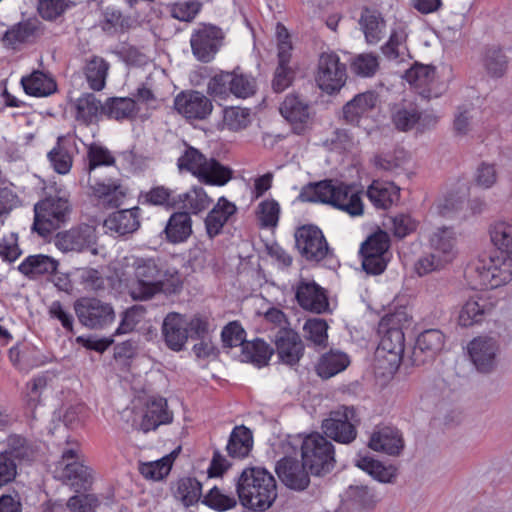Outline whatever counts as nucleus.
<instances>
[{
  "label": "nucleus",
  "mask_w": 512,
  "mask_h": 512,
  "mask_svg": "<svg viewBox=\"0 0 512 512\" xmlns=\"http://www.w3.org/2000/svg\"><path fill=\"white\" fill-rule=\"evenodd\" d=\"M474 288L494 289L512 280V259L498 253L479 259L467 270Z\"/></svg>",
  "instance_id": "4"
},
{
  "label": "nucleus",
  "mask_w": 512,
  "mask_h": 512,
  "mask_svg": "<svg viewBox=\"0 0 512 512\" xmlns=\"http://www.w3.org/2000/svg\"><path fill=\"white\" fill-rule=\"evenodd\" d=\"M207 159L208 158L196 148L188 147L179 157L178 167L180 170L190 172L198 179Z\"/></svg>",
  "instance_id": "56"
},
{
  "label": "nucleus",
  "mask_w": 512,
  "mask_h": 512,
  "mask_svg": "<svg viewBox=\"0 0 512 512\" xmlns=\"http://www.w3.org/2000/svg\"><path fill=\"white\" fill-rule=\"evenodd\" d=\"M274 342L279 360L287 365L297 364L303 356V342L293 329L278 330Z\"/></svg>",
  "instance_id": "22"
},
{
  "label": "nucleus",
  "mask_w": 512,
  "mask_h": 512,
  "mask_svg": "<svg viewBox=\"0 0 512 512\" xmlns=\"http://www.w3.org/2000/svg\"><path fill=\"white\" fill-rule=\"evenodd\" d=\"M409 24L402 19H396L390 27L388 41L381 47L382 53L390 60L404 61L409 56L407 38Z\"/></svg>",
  "instance_id": "23"
},
{
  "label": "nucleus",
  "mask_w": 512,
  "mask_h": 512,
  "mask_svg": "<svg viewBox=\"0 0 512 512\" xmlns=\"http://www.w3.org/2000/svg\"><path fill=\"white\" fill-rule=\"evenodd\" d=\"M306 466L293 458H283L276 466V472L281 481L294 490L305 489L309 482Z\"/></svg>",
  "instance_id": "27"
},
{
  "label": "nucleus",
  "mask_w": 512,
  "mask_h": 512,
  "mask_svg": "<svg viewBox=\"0 0 512 512\" xmlns=\"http://www.w3.org/2000/svg\"><path fill=\"white\" fill-rule=\"evenodd\" d=\"M109 64L101 57L93 56L89 59L83 72L90 89L100 91L105 87Z\"/></svg>",
  "instance_id": "45"
},
{
  "label": "nucleus",
  "mask_w": 512,
  "mask_h": 512,
  "mask_svg": "<svg viewBox=\"0 0 512 512\" xmlns=\"http://www.w3.org/2000/svg\"><path fill=\"white\" fill-rule=\"evenodd\" d=\"M116 276L127 286L133 300L146 301L180 285L178 272L154 258L125 256L113 266Z\"/></svg>",
  "instance_id": "1"
},
{
  "label": "nucleus",
  "mask_w": 512,
  "mask_h": 512,
  "mask_svg": "<svg viewBox=\"0 0 512 512\" xmlns=\"http://www.w3.org/2000/svg\"><path fill=\"white\" fill-rule=\"evenodd\" d=\"M21 84L28 95L35 97L49 96L53 94L57 88L54 79L39 70H35L30 75L22 77Z\"/></svg>",
  "instance_id": "37"
},
{
  "label": "nucleus",
  "mask_w": 512,
  "mask_h": 512,
  "mask_svg": "<svg viewBox=\"0 0 512 512\" xmlns=\"http://www.w3.org/2000/svg\"><path fill=\"white\" fill-rule=\"evenodd\" d=\"M146 309L142 305H134L128 308L122 316L120 325L115 331L116 335L127 334L134 330V328L144 319Z\"/></svg>",
  "instance_id": "63"
},
{
  "label": "nucleus",
  "mask_w": 512,
  "mask_h": 512,
  "mask_svg": "<svg viewBox=\"0 0 512 512\" xmlns=\"http://www.w3.org/2000/svg\"><path fill=\"white\" fill-rule=\"evenodd\" d=\"M201 483L194 478H184L179 480L175 497L185 506H191L199 501L202 495Z\"/></svg>",
  "instance_id": "55"
},
{
  "label": "nucleus",
  "mask_w": 512,
  "mask_h": 512,
  "mask_svg": "<svg viewBox=\"0 0 512 512\" xmlns=\"http://www.w3.org/2000/svg\"><path fill=\"white\" fill-rule=\"evenodd\" d=\"M177 206L189 214H198L206 210L212 199L208 196L203 187L193 186L187 192L177 195Z\"/></svg>",
  "instance_id": "39"
},
{
  "label": "nucleus",
  "mask_w": 512,
  "mask_h": 512,
  "mask_svg": "<svg viewBox=\"0 0 512 512\" xmlns=\"http://www.w3.org/2000/svg\"><path fill=\"white\" fill-rule=\"evenodd\" d=\"M369 447L374 451L389 455H398L403 449V439L400 432L393 427L385 426L375 430L369 440Z\"/></svg>",
  "instance_id": "32"
},
{
  "label": "nucleus",
  "mask_w": 512,
  "mask_h": 512,
  "mask_svg": "<svg viewBox=\"0 0 512 512\" xmlns=\"http://www.w3.org/2000/svg\"><path fill=\"white\" fill-rule=\"evenodd\" d=\"M76 120L89 125L104 114V104L94 94L88 93L79 97L75 102Z\"/></svg>",
  "instance_id": "41"
},
{
  "label": "nucleus",
  "mask_w": 512,
  "mask_h": 512,
  "mask_svg": "<svg viewBox=\"0 0 512 512\" xmlns=\"http://www.w3.org/2000/svg\"><path fill=\"white\" fill-rule=\"evenodd\" d=\"M276 33L278 38V66L274 73L272 88L276 92H282L291 85L295 73L289 66L292 45L289 41L288 31L282 24L278 23Z\"/></svg>",
  "instance_id": "12"
},
{
  "label": "nucleus",
  "mask_w": 512,
  "mask_h": 512,
  "mask_svg": "<svg viewBox=\"0 0 512 512\" xmlns=\"http://www.w3.org/2000/svg\"><path fill=\"white\" fill-rule=\"evenodd\" d=\"M74 275L77 276L79 283L86 290L98 291L104 288V278L97 269L90 267L76 268Z\"/></svg>",
  "instance_id": "64"
},
{
  "label": "nucleus",
  "mask_w": 512,
  "mask_h": 512,
  "mask_svg": "<svg viewBox=\"0 0 512 512\" xmlns=\"http://www.w3.org/2000/svg\"><path fill=\"white\" fill-rule=\"evenodd\" d=\"M378 68V56L372 53L359 54L351 62L352 72L362 77L373 76Z\"/></svg>",
  "instance_id": "61"
},
{
  "label": "nucleus",
  "mask_w": 512,
  "mask_h": 512,
  "mask_svg": "<svg viewBox=\"0 0 512 512\" xmlns=\"http://www.w3.org/2000/svg\"><path fill=\"white\" fill-rule=\"evenodd\" d=\"M136 112V103L132 98H109L104 104V114L116 120L132 118Z\"/></svg>",
  "instance_id": "49"
},
{
  "label": "nucleus",
  "mask_w": 512,
  "mask_h": 512,
  "mask_svg": "<svg viewBox=\"0 0 512 512\" xmlns=\"http://www.w3.org/2000/svg\"><path fill=\"white\" fill-rule=\"evenodd\" d=\"M256 91L255 79L249 75L239 73L238 71L232 72V86H230V93L238 98H247L253 95Z\"/></svg>",
  "instance_id": "62"
},
{
  "label": "nucleus",
  "mask_w": 512,
  "mask_h": 512,
  "mask_svg": "<svg viewBox=\"0 0 512 512\" xmlns=\"http://www.w3.org/2000/svg\"><path fill=\"white\" fill-rule=\"evenodd\" d=\"M172 454L165 456L157 461L142 463L140 465V473L150 480H161L167 476L172 466Z\"/></svg>",
  "instance_id": "59"
},
{
  "label": "nucleus",
  "mask_w": 512,
  "mask_h": 512,
  "mask_svg": "<svg viewBox=\"0 0 512 512\" xmlns=\"http://www.w3.org/2000/svg\"><path fill=\"white\" fill-rule=\"evenodd\" d=\"M492 308V303L486 298L475 295L468 299L463 305L458 317L459 324L463 327L472 326L480 322L483 316L489 313Z\"/></svg>",
  "instance_id": "35"
},
{
  "label": "nucleus",
  "mask_w": 512,
  "mask_h": 512,
  "mask_svg": "<svg viewBox=\"0 0 512 512\" xmlns=\"http://www.w3.org/2000/svg\"><path fill=\"white\" fill-rule=\"evenodd\" d=\"M58 470L61 472V478L71 482L72 485L84 486L90 482L92 476L91 469L84 464L77 443L62 452Z\"/></svg>",
  "instance_id": "14"
},
{
  "label": "nucleus",
  "mask_w": 512,
  "mask_h": 512,
  "mask_svg": "<svg viewBox=\"0 0 512 512\" xmlns=\"http://www.w3.org/2000/svg\"><path fill=\"white\" fill-rule=\"evenodd\" d=\"M39 33V23L35 20H28L18 23L8 29L5 32L2 41L7 46L16 47L17 45L33 40L39 35Z\"/></svg>",
  "instance_id": "42"
},
{
  "label": "nucleus",
  "mask_w": 512,
  "mask_h": 512,
  "mask_svg": "<svg viewBox=\"0 0 512 512\" xmlns=\"http://www.w3.org/2000/svg\"><path fill=\"white\" fill-rule=\"evenodd\" d=\"M34 212L33 230L45 237L65 222L69 203L62 197H49L37 203Z\"/></svg>",
  "instance_id": "6"
},
{
  "label": "nucleus",
  "mask_w": 512,
  "mask_h": 512,
  "mask_svg": "<svg viewBox=\"0 0 512 512\" xmlns=\"http://www.w3.org/2000/svg\"><path fill=\"white\" fill-rule=\"evenodd\" d=\"M356 422L355 410L352 407H341L332 411L322 422V429L331 439L348 444L356 438Z\"/></svg>",
  "instance_id": "11"
},
{
  "label": "nucleus",
  "mask_w": 512,
  "mask_h": 512,
  "mask_svg": "<svg viewBox=\"0 0 512 512\" xmlns=\"http://www.w3.org/2000/svg\"><path fill=\"white\" fill-rule=\"evenodd\" d=\"M236 210L237 208L234 203L228 201L225 197H220L205 219V226L209 237L212 238L218 235Z\"/></svg>",
  "instance_id": "34"
},
{
  "label": "nucleus",
  "mask_w": 512,
  "mask_h": 512,
  "mask_svg": "<svg viewBox=\"0 0 512 512\" xmlns=\"http://www.w3.org/2000/svg\"><path fill=\"white\" fill-rule=\"evenodd\" d=\"M140 209L119 210L111 213L103 223L107 233L115 236H125L134 233L140 226Z\"/></svg>",
  "instance_id": "26"
},
{
  "label": "nucleus",
  "mask_w": 512,
  "mask_h": 512,
  "mask_svg": "<svg viewBox=\"0 0 512 512\" xmlns=\"http://www.w3.org/2000/svg\"><path fill=\"white\" fill-rule=\"evenodd\" d=\"M389 247L390 237L385 231L379 230L370 235L360 249L363 269L370 274L382 273L389 260Z\"/></svg>",
  "instance_id": "8"
},
{
  "label": "nucleus",
  "mask_w": 512,
  "mask_h": 512,
  "mask_svg": "<svg viewBox=\"0 0 512 512\" xmlns=\"http://www.w3.org/2000/svg\"><path fill=\"white\" fill-rule=\"evenodd\" d=\"M162 335L168 348L181 351L188 340V319L179 313L171 312L162 323Z\"/></svg>",
  "instance_id": "21"
},
{
  "label": "nucleus",
  "mask_w": 512,
  "mask_h": 512,
  "mask_svg": "<svg viewBox=\"0 0 512 512\" xmlns=\"http://www.w3.org/2000/svg\"><path fill=\"white\" fill-rule=\"evenodd\" d=\"M74 310L79 322L90 329H102L115 320V311L112 305L94 297L76 300Z\"/></svg>",
  "instance_id": "7"
},
{
  "label": "nucleus",
  "mask_w": 512,
  "mask_h": 512,
  "mask_svg": "<svg viewBox=\"0 0 512 512\" xmlns=\"http://www.w3.org/2000/svg\"><path fill=\"white\" fill-rule=\"evenodd\" d=\"M296 299L303 309L314 313H323L329 308L325 290L314 281L301 279L296 286Z\"/></svg>",
  "instance_id": "20"
},
{
  "label": "nucleus",
  "mask_w": 512,
  "mask_h": 512,
  "mask_svg": "<svg viewBox=\"0 0 512 512\" xmlns=\"http://www.w3.org/2000/svg\"><path fill=\"white\" fill-rule=\"evenodd\" d=\"M173 413L168 409L167 400L161 397H151L146 400L141 411L139 428L143 432L157 429L160 425L170 424Z\"/></svg>",
  "instance_id": "18"
},
{
  "label": "nucleus",
  "mask_w": 512,
  "mask_h": 512,
  "mask_svg": "<svg viewBox=\"0 0 512 512\" xmlns=\"http://www.w3.org/2000/svg\"><path fill=\"white\" fill-rule=\"evenodd\" d=\"M87 159V171L89 175L98 167L112 166L115 164V158L112 153L106 147L95 143L88 146Z\"/></svg>",
  "instance_id": "57"
},
{
  "label": "nucleus",
  "mask_w": 512,
  "mask_h": 512,
  "mask_svg": "<svg viewBox=\"0 0 512 512\" xmlns=\"http://www.w3.org/2000/svg\"><path fill=\"white\" fill-rule=\"evenodd\" d=\"M367 197L375 207L387 209L399 199V188L392 182L375 180L367 189Z\"/></svg>",
  "instance_id": "36"
},
{
  "label": "nucleus",
  "mask_w": 512,
  "mask_h": 512,
  "mask_svg": "<svg viewBox=\"0 0 512 512\" xmlns=\"http://www.w3.org/2000/svg\"><path fill=\"white\" fill-rule=\"evenodd\" d=\"M256 214L262 227H275L279 220V203L274 199H266L259 203Z\"/></svg>",
  "instance_id": "60"
},
{
  "label": "nucleus",
  "mask_w": 512,
  "mask_h": 512,
  "mask_svg": "<svg viewBox=\"0 0 512 512\" xmlns=\"http://www.w3.org/2000/svg\"><path fill=\"white\" fill-rule=\"evenodd\" d=\"M232 177L233 170L230 167L221 164L214 158H208L198 180L206 185L221 187L226 185Z\"/></svg>",
  "instance_id": "40"
},
{
  "label": "nucleus",
  "mask_w": 512,
  "mask_h": 512,
  "mask_svg": "<svg viewBox=\"0 0 512 512\" xmlns=\"http://www.w3.org/2000/svg\"><path fill=\"white\" fill-rule=\"evenodd\" d=\"M253 439L250 430L244 426L234 428L227 444V451L232 457H245L252 449Z\"/></svg>",
  "instance_id": "48"
},
{
  "label": "nucleus",
  "mask_w": 512,
  "mask_h": 512,
  "mask_svg": "<svg viewBox=\"0 0 512 512\" xmlns=\"http://www.w3.org/2000/svg\"><path fill=\"white\" fill-rule=\"evenodd\" d=\"M468 196V187L463 184L456 194L449 193L443 199L439 200L435 206L438 214L448 217L462 209Z\"/></svg>",
  "instance_id": "54"
},
{
  "label": "nucleus",
  "mask_w": 512,
  "mask_h": 512,
  "mask_svg": "<svg viewBox=\"0 0 512 512\" xmlns=\"http://www.w3.org/2000/svg\"><path fill=\"white\" fill-rule=\"evenodd\" d=\"M222 31L211 25H204L191 36L193 55L202 62H209L217 53L222 42Z\"/></svg>",
  "instance_id": "16"
},
{
  "label": "nucleus",
  "mask_w": 512,
  "mask_h": 512,
  "mask_svg": "<svg viewBox=\"0 0 512 512\" xmlns=\"http://www.w3.org/2000/svg\"><path fill=\"white\" fill-rule=\"evenodd\" d=\"M411 324V317L404 309L385 315L379 322L378 332L403 331Z\"/></svg>",
  "instance_id": "58"
},
{
  "label": "nucleus",
  "mask_w": 512,
  "mask_h": 512,
  "mask_svg": "<svg viewBox=\"0 0 512 512\" xmlns=\"http://www.w3.org/2000/svg\"><path fill=\"white\" fill-rule=\"evenodd\" d=\"M468 355L481 373H490L496 369L501 353L500 343L493 336H479L468 344Z\"/></svg>",
  "instance_id": "10"
},
{
  "label": "nucleus",
  "mask_w": 512,
  "mask_h": 512,
  "mask_svg": "<svg viewBox=\"0 0 512 512\" xmlns=\"http://www.w3.org/2000/svg\"><path fill=\"white\" fill-rule=\"evenodd\" d=\"M66 137H58L57 145L48 153L53 169L59 174H67L73 164V156L66 147Z\"/></svg>",
  "instance_id": "52"
},
{
  "label": "nucleus",
  "mask_w": 512,
  "mask_h": 512,
  "mask_svg": "<svg viewBox=\"0 0 512 512\" xmlns=\"http://www.w3.org/2000/svg\"><path fill=\"white\" fill-rule=\"evenodd\" d=\"M349 363V357L345 353L331 351L320 358L316 371L321 378L328 379L345 370Z\"/></svg>",
  "instance_id": "47"
},
{
  "label": "nucleus",
  "mask_w": 512,
  "mask_h": 512,
  "mask_svg": "<svg viewBox=\"0 0 512 512\" xmlns=\"http://www.w3.org/2000/svg\"><path fill=\"white\" fill-rule=\"evenodd\" d=\"M490 240L498 254L512 259V223L497 221L489 228Z\"/></svg>",
  "instance_id": "43"
},
{
  "label": "nucleus",
  "mask_w": 512,
  "mask_h": 512,
  "mask_svg": "<svg viewBox=\"0 0 512 512\" xmlns=\"http://www.w3.org/2000/svg\"><path fill=\"white\" fill-rule=\"evenodd\" d=\"M301 202L329 204L351 217L362 216L364 204L361 191L354 185L333 180H323L304 186L298 196Z\"/></svg>",
  "instance_id": "2"
},
{
  "label": "nucleus",
  "mask_w": 512,
  "mask_h": 512,
  "mask_svg": "<svg viewBox=\"0 0 512 512\" xmlns=\"http://www.w3.org/2000/svg\"><path fill=\"white\" fill-rule=\"evenodd\" d=\"M192 221L187 212H175L169 218L165 227L167 239L172 243H180L191 235Z\"/></svg>",
  "instance_id": "44"
},
{
  "label": "nucleus",
  "mask_w": 512,
  "mask_h": 512,
  "mask_svg": "<svg viewBox=\"0 0 512 512\" xmlns=\"http://www.w3.org/2000/svg\"><path fill=\"white\" fill-rule=\"evenodd\" d=\"M355 465L379 482L389 483L396 476V469L392 465L385 466L367 455L359 454Z\"/></svg>",
  "instance_id": "46"
},
{
  "label": "nucleus",
  "mask_w": 512,
  "mask_h": 512,
  "mask_svg": "<svg viewBox=\"0 0 512 512\" xmlns=\"http://www.w3.org/2000/svg\"><path fill=\"white\" fill-rule=\"evenodd\" d=\"M408 162L407 153L403 149L381 153L374 158V165L380 170L400 174Z\"/></svg>",
  "instance_id": "50"
},
{
  "label": "nucleus",
  "mask_w": 512,
  "mask_h": 512,
  "mask_svg": "<svg viewBox=\"0 0 512 512\" xmlns=\"http://www.w3.org/2000/svg\"><path fill=\"white\" fill-rule=\"evenodd\" d=\"M378 102V95L374 91H366L354 96L343 107L344 119L353 125H359L360 121L369 117Z\"/></svg>",
  "instance_id": "28"
},
{
  "label": "nucleus",
  "mask_w": 512,
  "mask_h": 512,
  "mask_svg": "<svg viewBox=\"0 0 512 512\" xmlns=\"http://www.w3.org/2000/svg\"><path fill=\"white\" fill-rule=\"evenodd\" d=\"M358 24L369 45L378 44L386 34V23L382 15L375 10L364 9Z\"/></svg>",
  "instance_id": "33"
},
{
  "label": "nucleus",
  "mask_w": 512,
  "mask_h": 512,
  "mask_svg": "<svg viewBox=\"0 0 512 512\" xmlns=\"http://www.w3.org/2000/svg\"><path fill=\"white\" fill-rule=\"evenodd\" d=\"M301 456L304 465L317 476L330 472L335 464L333 444L318 433L303 439Z\"/></svg>",
  "instance_id": "5"
},
{
  "label": "nucleus",
  "mask_w": 512,
  "mask_h": 512,
  "mask_svg": "<svg viewBox=\"0 0 512 512\" xmlns=\"http://www.w3.org/2000/svg\"><path fill=\"white\" fill-rule=\"evenodd\" d=\"M251 121V112L247 108L227 107L223 110L222 127L230 131L243 130Z\"/></svg>",
  "instance_id": "53"
},
{
  "label": "nucleus",
  "mask_w": 512,
  "mask_h": 512,
  "mask_svg": "<svg viewBox=\"0 0 512 512\" xmlns=\"http://www.w3.org/2000/svg\"><path fill=\"white\" fill-rule=\"evenodd\" d=\"M174 107L188 120H204L213 110L211 100L199 91L179 93L174 100Z\"/></svg>",
  "instance_id": "17"
},
{
  "label": "nucleus",
  "mask_w": 512,
  "mask_h": 512,
  "mask_svg": "<svg viewBox=\"0 0 512 512\" xmlns=\"http://www.w3.org/2000/svg\"><path fill=\"white\" fill-rule=\"evenodd\" d=\"M236 491L240 503L252 510L268 509L277 497L273 475L261 467H249L242 471Z\"/></svg>",
  "instance_id": "3"
},
{
  "label": "nucleus",
  "mask_w": 512,
  "mask_h": 512,
  "mask_svg": "<svg viewBox=\"0 0 512 512\" xmlns=\"http://www.w3.org/2000/svg\"><path fill=\"white\" fill-rule=\"evenodd\" d=\"M91 190L98 201L103 206L109 208L122 205L127 195V188L117 179L95 181V183L91 184Z\"/></svg>",
  "instance_id": "30"
},
{
  "label": "nucleus",
  "mask_w": 512,
  "mask_h": 512,
  "mask_svg": "<svg viewBox=\"0 0 512 512\" xmlns=\"http://www.w3.org/2000/svg\"><path fill=\"white\" fill-rule=\"evenodd\" d=\"M316 82L326 93L339 91L347 79L346 65L334 52L322 53L318 60Z\"/></svg>",
  "instance_id": "9"
},
{
  "label": "nucleus",
  "mask_w": 512,
  "mask_h": 512,
  "mask_svg": "<svg viewBox=\"0 0 512 512\" xmlns=\"http://www.w3.org/2000/svg\"><path fill=\"white\" fill-rule=\"evenodd\" d=\"M445 336L438 329H428L418 335L412 352L413 362L421 365L432 360L442 351Z\"/></svg>",
  "instance_id": "19"
},
{
  "label": "nucleus",
  "mask_w": 512,
  "mask_h": 512,
  "mask_svg": "<svg viewBox=\"0 0 512 512\" xmlns=\"http://www.w3.org/2000/svg\"><path fill=\"white\" fill-rule=\"evenodd\" d=\"M273 350L263 340L246 342L242 349V361L252 362L258 367L267 365Z\"/></svg>",
  "instance_id": "51"
},
{
  "label": "nucleus",
  "mask_w": 512,
  "mask_h": 512,
  "mask_svg": "<svg viewBox=\"0 0 512 512\" xmlns=\"http://www.w3.org/2000/svg\"><path fill=\"white\" fill-rule=\"evenodd\" d=\"M58 261L48 255L37 254L28 256L18 267L19 271L35 279L42 275L52 274L58 268Z\"/></svg>",
  "instance_id": "38"
},
{
  "label": "nucleus",
  "mask_w": 512,
  "mask_h": 512,
  "mask_svg": "<svg viewBox=\"0 0 512 512\" xmlns=\"http://www.w3.org/2000/svg\"><path fill=\"white\" fill-rule=\"evenodd\" d=\"M431 252L447 264L457 255L456 234L448 227L435 229L429 237Z\"/></svg>",
  "instance_id": "31"
},
{
  "label": "nucleus",
  "mask_w": 512,
  "mask_h": 512,
  "mask_svg": "<svg viewBox=\"0 0 512 512\" xmlns=\"http://www.w3.org/2000/svg\"><path fill=\"white\" fill-rule=\"evenodd\" d=\"M296 247L308 261L319 262L329 254L327 241L320 229L303 226L295 233Z\"/></svg>",
  "instance_id": "13"
},
{
  "label": "nucleus",
  "mask_w": 512,
  "mask_h": 512,
  "mask_svg": "<svg viewBox=\"0 0 512 512\" xmlns=\"http://www.w3.org/2000/svg\"><path fill=\"white\" fill-rule=\"evenodd\" d=\"M380 343L377 348V356L388 362L389 369L395 370L401 363L404 352L405 337L403 331L379 332Z\"/></svg>",
  "instance_id": "25"
},
{
  "label": "nucleus",
  "mask_w": 512,
  "mask_h": 512,
  "mask_svg": "<svg viewBox=\"0 0 512 512\" xmlns=\"http://www.w3.org/2000/svg\"><path fill=\"white\" fill-rule=\"evenodd\" d=\"M405 78L424 98L430 99L439 96V92L436 90V72L433 66L415 64L406 71Z\"/></svg>",
  "instance_id": "24"
},
{
  "label": "nucleus",
  "mask_w": 512,
  "mask_h": 512,
  "mask_svg": "<svg viewBox=\"0 0 512 512\" xmlns=\"http://www.w3.org/2000/svg\"><path fill=\"white\" fill-rule=\"evenodd\" d=\"M281 115L293 125L295 133L301 134L310 117L308 104L298 95H287L280 106Z\"/></svg>",
  "instance_id": "29"
},
{
  "label": "nucleus",
  "mask_w": 512,
  "mask_h": 512,
  "mask_svg": "<svg viewBox=\"0 0 512 512\" xmlns=\"http://www.w3.org/2000/svg\"><path fill=\"white\" fill-rule=\"evenodd\" d=\"M55 246L62 252H82L90 250L92 254L98 255L100 250L95 247L96 234L92 227L82 226L60 232L54 240Z\"/></svg>",
  "instance_id": "15"
}]
</instances>
